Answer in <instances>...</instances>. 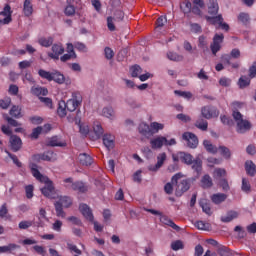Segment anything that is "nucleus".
I'll return each instance as SVG.
<instances>
[{
	"label": "nucleus",
	"instance_id": "obj_32",
	"mask_svg": "<svg viewBox=\"0 0 256 256\" xmlns=\"http://www.w3.org/2000/svg\"><path fill=\"white\" fill-rule=\"evenodd\" d=\"M192 169L196 171L198 175H201V171L203 169V161H201L200 158L192 160Z\"/></svg>",
	"mask_w": 256,
	"mask_h": 256
},
{
	"label": "nucleus",
	"instance_id": "obj_26",
	"mask_svg": "<svg viewBox=\"0 0 256 256\" xmlns=\"http://www.w3.org/2000/svg\"><path fill=\"white\" fill-rule=\"evenodd\" d=\"M203 146H204V149H206V151L208 153H211L212 155H216V153L219 151V148H217V146L213 145V143H211V141H209V140H204Z\"/></svg>",
	"mask_w": 256,
	"mask_h": 256
},
{
	"label": "nucleus",
	"instance_id": "obj_31",
	"mask_svg": "<svg viewBox=\"0 0 256 256\" xmlns=\"http://www.w3.org/2000/svg\"><path fill=\"white\" fill-rule=\"evenodd\" d=\"M57 113L59 117H67V105L64 100L59 101Z\"/></svg>",
	"mask_w": 256,
	"mask_h": 256
},
{
	"label": "nucleus",
	"instance_id": "obj_16",
	"mask_svg": "<svg viewBox=\"0 0 256 256\" xmlns=\"http://www.w3.org/2000/svg\"><path fill=\"white\" fill-rule=\"evenodd\" d=\"M79 211L82 213L85 219L91 222L94 221L93 212L91 211V208L87 204H80Z\"/></svg>",
	"mask_w": 256,
	"mask_h": 256
},
{
	"label": "nucleus",
	"instance_id": "obj_10",
	"mask_svg": "<svg viewBox=\"0 0 256 256\" xmlns=\"http://www.w3.org/2000/svg\"><path fill=\"white\" fill-rule=\"evenodd\" d=\"M206 21L208 23H211V25H219L224 31H229V24L223 23V16H206Z\"/></svg>",
	"mask_w": 256,
	"mask_h": 256
},
{
	"label": "nucleus",
	"instance_id": "obj_35",
	"mask_svg": "<svg viewBox=\"0 0 256 256\" xmlns=\"http://www.w3.org/2000/svg\"><path fill=\"white\" fill-rule=\"evenodd\" d=\"M167 23V16H160L156 21V33H161V28Z\"/></svg>",
	"mask_w": 256,
	"mask_h": 256
},
{
	"label": "nucleus",
	"instance_id": "obj_43",
	"mask_svg": "<svg viewBox=\"0 0 256 256\" xmlns=\"http://www.w3.org/2000/svg\"><path fill=\"white\" fill-rule=\"evenodd\" d=\"M50 147H65V143L59 141V137L54 136L48 141Z\"/></svg>",
	"mask_w": 256,
	"mask_h": 256
},
{
	"label": "nucleus",
	"instance_id": "obj_37",
	"mask_svg": "<svg viewBox=\"0 0 256 256\" xmlns=\"http://www.w3.org/2000/svg\"><path fill=\"white\" fill-rule=\"evenodd\" d=\"M52 81L58 83L59 85H63L65 83V76L59 72H52Z\"/></svg>",
	"mask_w": 256,
	"mask_h": 256
},
{
	"label": "nucleus",
	"instance_id": "obj_8",
	"mask_svg": "<svg viewBox=\"0 0 256 256\" xmlns=\"http://www.w3.org/2000/svg\"><path fill=\"white\" fill-rule=\"evenodd\" d=\"M224 39H225V36H223V34L214 35L213 42L210 45V49L213 55H217V53L221 51V43H223Z\"/></svg>",
	"mask_w": 256,
	"mask_h": 256
},
{
	"label": "nucleus",
	"instance_id": "obj_23",
	"mask_svg": "<svg viewBox=\"0 0 256 256\" xmlns=\"http://www.w3.org/2000/svg\"><path fill=\"white\" fill-rule=\"evenodd\" d=\"M31 93L32 95H35L36 97H45V95H47L49 93V90H47V88L45 87H41V86H33L31 88Z\"/></svg>",
	"mask_w": 256,
	"mask_h": 256
},
{
	"label": "nucleus",
	"instance_id": "obj_45",
	"mask_svg": "<svg viewBox=\"0 0 256 256\" xmlns=\"http://www.w3.org/2000/svg\"><path fill=\"white\" fill-rule=\"evenodd\" d=\"M39 45H41V47H51V45H53V38L48 37V38H40L38 40Z\"/></svg>",
	"mask_w": 256,
	"mask_h": 256
},
{
	"label": "nucleus",
	"instance_id": "obj_20",
	"mask_svg": "<svg viewBox=\"0 0 256 256\" xmlns=\"http://www.w3.org/2000/svg\"><path fill=\"white\" fill-rule=\"evenodd\" d=\"M21 145H23L21 138H19L17 135L10 136V147L12 151L16 153V151H19V149H21Z\"/></svg>",
	"mask_w": 256,
	"mask_h": 256
},
{
	"label": "nucleus",
	"instance_id": "obj_2",
	"mask_svg": "<svg viewBox=\"0 0 256 256\" xmlns=\"http://www.w3.org/2000/svg\"><path fill=\"white\" fill-rule=\"evenodd\" d=\"M172 183L176 185V197H181L186 191H189L191 185L189 180L183 179V174L178 173L172 177Z\"/></svg>",
	"mask_w": 256,
	"mask_h": 256
},
{
	"label": "nucleus",
	"instance_id": "obj_63",
	"mask_svg": "<svg viewBox=\"0 0 256 256\" xmlns=\"http://www.w3.org/2000/svg\"><path fill=\"white\" fill-rule=\"evenodd\" d=\"M33 190V185H28L25 187L27 199H33Z\"/></svg>",
	"mask_w": 256,
	"mask_h": 256
},
{
	"label": "nucleus",
	"instance_id": "obj_13",
	"mask_svg": "<svg viewBox=\"0 0 256 256\" xmlns=\"http://www.w3.org/2000/svg\"><path fill=\"white\" fill-rule=\"evenodd\" d=\"M13 14V11H11V6L9 4H6L3 11L0 12V15L4 17V19L0 20L2 22V25H9L13 19L11 18V15Z\"/></svg>",
	"mask_w": 256,
	"mask_h": 256
},
{
	"label": "nucleus",
	"instance_id": "obj_59",
	"mask_svg": "<svg viewBox=\"0 0 256 256\" xmlns=\"http://www.w3.org/2000/svg\"><path fill=\"white\" fill-rule=\"evenodd\" d=\"M61 227H63V222L61 220H56L52 224L53 231H56L57 233H61Z\"/></svg>",
	"mask_w": 256,
	"mask_h": 256
},
{
	"label": "nucleus",
	"instance_id": "obj_33",
	"mask_svg": "<svg viewBox=\"0 0 256 256\" xmlns=\"http://www.w3.org/2000/svg\"><path fill=\"white\" fill-rule=\"evenodd\" d=\"M165 129V124L159 123V122H152L150 123V131L152 135H155V133L159 131H163Z\"/></svg>",
	"mask_w": 256,
	"mask_h": 256
},
{
	"label": "nucleus",
	"instance_id": "obj_57",
	"mask_svg": "<svg viewBox=\"0 0 256 256\" xmlns=\"http://www.w3.org/2000/svg\"><path fill=\"white\" fill-rule=\"evenodd\" d=\"M175 95H178L179 97H183L184 99H191L193 97V94L191 92H185V91H174Z\"/></svg>",
	"mask_w": 256,
	"mask_h": 256
},
{
	"label": "nucleus",
	"instance_id": "obj_25",
	"mask_svg": "<svg viewBox=\"0 0 256 256\" xmlns=\"http://www.w3.org/2000/svg\"><path fill=\"white\" fill-rule=\"evenodd\" d=\"M245 169H246L247 175H250V177H255L256 166H255V163H253V161L247 160L245 162Z\"/></svg>",
	"mask_w": 256,
	"mask_h": 256
},
{
	"label": "nucleus",
	"instance_id": "obj_1",
	"mask_svg": "<svg viewBox=\"0 0 256 256\" xmlns=\"http://www.w3.org/2000/svg\"><path fill=\"white\" fill-rule=\"evenodd\" d=\"M30 169L33 177L40 181V183H44V187L41 188V193L44 197H48L49 199H55V187L53 186V182L49 179V177L44 176L39 172L37 164H30Z\"/></svg>",
	"mask_w": 256,
	"mask_h": 256
},
{
	"label": "nucleus",
	"instance_id": "obj_34",
	"mask_svg": "<svg viewBox=\"0 0 256 256\" xmlns=\"http://www.w3.org/2000/svg\"><path fill=\"white\" fill-rule=\"evenodd\" d=\"M212 201L215 203V205H219L220 203H223L227 199V195L224 193H217L213 194L211 196Z\"/></svg>",
	"mask_w": 256,
	"mask_h": 256
},
{
	"label": "nucleus",
	"instance_id": "obj_64",
	"mask_svg": "<svg viewBox=\"0 0 256 256\" xmlns=\"http://www.w3.org/2000/svg\"><path fill=\"white\" fill-rule=\"evenodd\" d=\"M249 77H251V79L256 77V61L252 64V66L249 69Z\"/></svg>",
	"mask_w": 256,
	"mask_h": 256
},
{
	"label": "nucleus",
	"instance_id": "obj_19",
	"mask_svg": "<svg viewBox=\"0 0 256 256\" xmlns=\"http://www.w3.org/2000/svg\"><path fill=\"white\" fill-rule=\"evenodd\" d=\"M93 133H94V139H101L103 137V134L105 133V129H103V125H101V122L95 121L93 123Z\"/></svg>",
	"mask_w": 256,
	"mask_h": 256
},
{
	"label": "nucleus",
	"instance_id": "obj_39",
	"mask_svg": "<svg viewBox=\"0 0 256 256\" xmlns=\"http://www.w3.org/2000/svg\"><path fill=\"white\" fill-rule=\"evenodd\" d=\"M200 207L202 208V211L206 213V215H211V205L206 199L200 200Z\"/></svg>",
	"mask_w": 256,
	"mask_h": 256
},
{
	"label": "nucleus",
	"instance_id": "obj_29",
	"mask_svg": "<svg viewBox=\"0 0 256 256\" xmlns=\"http://www.w3.org/2000/svg\"><path fill=\"white\" fill-rule=\"evenodd\" d=\"M139 133L141 135H144V137H151L152 132H151V125L142 123L139 125Z\"/></svg>",
	"mask_w": 256,
	"mask_h": 256
},
{
	"label": "nucleus",
	"instance_id": "obj_7",
	"mask_svg": "<svg viewBox=\"0 0 256 256\" xmlns=\"http://www.w3.org/2000/svg\"><path fill=\"white\" fill-rule=\"evenodd\" d=\"M82 101L83 100L81 99V96L79 94H73L72 98H70L66 102L67 111H70L71 113H73V111H76L77 107H79V105H81Z\"/></svg>",
	"mask_w": 256,
	"mask_h": 256
},
{
	"label": "nucleus",
	"instance_id": "obj_41",
	"mask_svg": "<svg viewBox=\"0 0 256 256\" xmlns=\"http://www.w3.org/2000/svg\"><path fill=\"white\" fill-rule=\"evenodd\" d=\"M167 59H169V61H183V55L177 54L176 52L173 51H169L167 53Z\"/></svg>",
	"mask_w": 256,
	"mask_h": 256
},
{
	"label": "nucleus",
	"instance_id": "obj_42",
	"mask_svg": "<svg viewBox=\"0 0 256 256\" xmlns=\"http://www.w3.org/2000/svg\"><path fill=\"white\" fill-rule=\"evenodd\" d=\"M195 227H197L200 231H210L211 230V224L203 221H197L195 222Z\"/></svg>",
	"mask_w": 256,
	"mask_h": 256
},
{
	"label": "nucleus",
	"instance_id": "obj_61",
	"mask_svg": "<svg viewBox=\"0 0 256 256\" xmlns=\"http://www.w3.org/2000/svg\"><path fill=\"white\" fill-rule=\"evenodd\" d=\"M33 226V221H21L18 225L19 229H29V227Z\"/></svg>",
	"mask_w": 256,
	"mask_h": 256
},
{
	"label": "nucleus",
	"instance_id": "obj_53",
	"mask_svg": "<svg viewBox=\"0 0 256 256\" xmlns=\"http://www.w3.org/2000/svg\"><path fill=\"white\" fill-rule=\"evenodd\" d=\"M241 189L242 191H244V193H249V191H251V184L249 183V180H247V178L242 179Z\"/></svg>",
	"mask_w": 256,
	"mask_h": 256
},
{
	"label": "nucleus",
	"instance_id": "obj_56",
	"mask_svg": "<svg viewBox=\"0 0 256 256\" xmlns=\"http://www.w3.org/2000/svg\"><path fill=\"white\" fill-rule=\"evenodd\" d=\"M207 45H208L207 37L200 36L198 38V47H200V49H207Z\"/></svg>",
	"mask_w": 256,
	"mask_h": 256
},
{
	"label": "nucleus",
	"instance_id": "obj_36",
	"mask_svg": "<svg viewBox=\"0 0 256 256\" xmlns=\"http://www.w3.org/2000/svg\"><path fill=\"white\" fill-rule=\"evenodd\" d=\"M10 115L15 119H21V117H23V114H21V106H12L10 109Z\"/></svg>",
	"mask_w": 256,
	"mask_h": 256
},
{
	"label": "nucleus",
	"instance_id": "obj_54",
	"mask_svg": "<svg viewBox=\"0 0 256 256\" xmlns=\"http://www.w3.org/2000/svg\"><path fill=\"white\" fill-rule=\"evenodd\" d=\"M219 85L221 87H231V79L223 76L219 79Z\"/></svg>",
	"mask_w": 256,
	"mask_h": 256
},
{
	"label": "nucleus",
	"instance_id": "obj_62",
	"mask_svg": "<svg viewBox=\"0 0 256 256\" xmlns=\"http://www.w3.org/2000/svg\"><path fill=\"white\" fill-rule=\"evenodd\" d=\"M9 105H11V98H4L0 100L1 109H8Z\"/></svg>",
	"mask_w": 256,
	"mask_h": 256
},
{
	"label": "nucleus",
	"instance_id": "obj_49",
	"mask_svg": "<svg viewBox=\"0 0 256 256\" xmlns=\"http://www.w3.org/2000/svg\"><path fill=\"white\" fill-rule=\"evenodd\" d=\"M250 83H251V79H249V77H247V76L240 77V79L238 81V85H239L240 89H245V87H248V85Z\"/></svg>",
	"mask_w": 256,
	"mask_h": 256
},
{
	"label": "nucleus",
	"instance_id": "obj_12",
	"mask_svg": "<svg viewBox=\"0 0 256 256\" xmlns=\"http://www.w3.org/2000/svg\"><path fill=\"white\" fill-rule=\"evenodd\" d=\"M201 115L204 119H213V117H219V111L213 106H204L201 109Z\"/></svg>",
	"mask_w": 256,
	"mask_h": 256
},
{
	"label": "nucleus",
	"instance_id": "obj_27",
	"mask_svg": "<svg viewBox=\"0 0 256 256\" xmlns=\"http://www.w3.org/2000/svg\"><path fill=\"white\" fill-rule=\"evenodd\" d=\"M71 189H73V191H78V193H85L87 192L88 187L83 182H74L71 184Z\"/></svg>",
	"mask_w": 256,
	"mask_h": 256
},
{
	"label": "nucleus",
	"instance_id": "obj_46",
	"mask_svg": "<svg viewBox=\"0 0 256 256\" xmlns=\"http://www.w3.org/2000/svg\"><path fill=\"white\" fill-rule=\"evenodd\" d=\"M238 21L242 23V25H247L249 21H251V18L248 13L242 12L238 15Z\"/></svg>",
	"mask_w": 256,
	"mask_h": 256
},
{
	"label": "nucleus",
	"instance_id": "obj_44",
	"mask_svg": "<svg viewBox=\"0 0 256 256\" xmlns=\"http://www.w3.org/2000/svg\"><path fill=\"white\" fill-rule=\"evenodd\" d=\"M38 75L42 78V79H46L47 81H53L52 75L53 72H49L43 69H40L38 71Z\"/></svg>",
	"mask_w": 256,
	"mask_h": 256
},
{
	"label": "nucleus",
	"instance_id": "obj_38",
	"mask_svg": "<svg viewBox=\"0 0 256 256\" xmlns=\"http://www.w3.org/2000/svg\"><path fill=\"white\" fill-rule=\"evenodd\" d=\"M195 127H197V129H200L201 131H207L209 124L207 123V120L199 118L195 123Z\"/></svg>",
	"mask_w": 256,
	"mask_h": 256
},
{
	"label": "nucleus",
	"instance_id": "obj_50",
	"mask_svg": "<svg viewBox=\"0 0 256 256\" xmlns=\"http://www.w3.org/2000/svg\"><path fill=\"white\" fill-rule=\"evenodd\" d=\"M141 73H143V70L141 69V67L139 65H135L130 68L131 77H139V75H141Z\"/></svg>",
	"mask_w": 256,
	"mask_h": 256
},
{
	"label": "nucleus",
	"instance_id": "obj_3",
	"mask_svg": "<svg viewBox=\"0 0 256 256\" xmlns=\"http://www.w3.org/2000/svg\"><path fill=\"white\" fill-rule=\"evenodd\" d=\"M232 116L237 125L236 126L237 133H241V134L247 133V131L251 129V122L243 119V115L241 114V112L234 110Z\"/></svg>",
	"mask_w": 256,
	"mask_h": 256
},
{
	"label": "nucleus",
	"instance_id": "obj_48",
	"mask_svg": "<svg viewBox=\"0 0 256 256\" xmlns=\"http://www.w3.org/2000/svg\"><path fill=\"white\" fill-rule=\"evenodd\" d=\"M78 126H79V131H80V133H81L84 137H87V135H89V125H87V124H85V123H81V120H79Z\"/></svg>",
	"mask_w": 256,
	"mask_h": 256
},
{
	"label": "nucleus",
	"instance_id": "obj_11",
	"mask_svg": "<svg viewBox=\"0 0 256 256\" xmlns=\"http://www.w3.org/2000/svg\"><path fill=\"white\" fill-rule=\"evenodd\" d=\"M167 161V154L165 152H162L158 154L157 156V163L155 165H149L148 171L157 172L163 167V164Z\"/></svg>",
	"mask_w": 256,
	"mask_h": 256
},
{
	"label": "nucleus",
	"instance_id": "obj_22",
	"mask_svg": "<svg viewBox=\"0 0 256 256\" xmlns=\"http://www.w3.org/2000/svg\"><path fill=\"white\" fill-rule=\"evenodd\" d=\"M237 217H239V212L231 210L221 216V221L222 223H231V221H233V219H237Z\"/></svg>",
	"mask_w": 256,
	"mask_h": 256
},
{
	"label": "nucleus",
	"instance_id": "obj_40",
	"mask_svg": "<svg viewBox=\"0 0 256 256\" xmlns=\"http://www.w3.org/2000/svg\"><path fill=\"white\" fill-rule=\"evenodd\" d=\"M208 12L210 15H217V13H219V4H217L215 0L210 2L208 6Z\"/></svg>",
	"mask_w": 256,
	"mask_h": 256
},
{
	"label": "nucleus",
	"instance_id": "obj_6",
	"mask_svg": "<svg viewBox=\"0 0 256 256\" xmlns=\"http://www.w3.org/2000/svg\"><path fill=\"white\" fill-rule=\"evenodd\" d=\"M172 159L175 163L182 161L185 165H193V156L187 152L172 154Z\"/></svg>",
	"mask_w": 256,
	"mask_h": 256
},
{
	"label": "nucleus",
	"instance_id": "obj_28",
	"mask_svg": "<svg viewBox=\"0 0 256 256\" xmlns=\"http://www.w3.org/2000/svg\"><path fill=\"white\" fill-rule=\"evenodd\" d=\"M23 13L25 17H31V15H33V4L31 3V0L24 1Z\"/></svg>",
	"mask_w": 256,
	"mask_h": 256
},
{
	"label": "nucleus",
	"instance_id": "obj_5",
	"mask_svg": "<svg viewBox=\"0 0 256 256\" xmlns=\"http://www.w3.org/2000/svg\"><path fill=\"white\" fill-rule=\"evenodd\" d=\"M65 53V48L63 47V44L56 43L53 44L51 47V51L47 53L48 57L50 59H53L54 61H59V57Z\"/></svg>",
	"mask_w": 256,
	"mask_h": 256
},
{
	"label": "nucleus",
	"instance_id": "obj_47",
	"mask_svg": "<svg viewBox=\"0 0 256 256\" xmlns=\"http://www.w3.org/2000/svg\"><path fill=\"white\" fill-rule=\"evenodd\" d=\"M180 9L187 15V13H191L192 5L189 0H185L180 4Z\"/></svg>",
	"mask_w": 256,
	"mask_h": 256
},
{
	"label": "nucleus",
	"instance_id": "obj_9",
	"mask_svg": "<svg viewBox=\"0 0 256 256\" xmlns=\"http://www.w3.org/2000/svg\"><path fill=\"white\" fill-rule=\"evenodd\" d=\"M182 139L186 141L187 146L190 147V149L197 148V145H199V140L197 139V136L191 132H185L182 135Z\"/></svg>",
	"mask_w": 256,
	"mask_h": 256
},
{
	"label": "nucleus",
	"instance_id": "obj_24",
	"mask_svg": "<svg viewBox=\"0 0 256 256\" xmlns=\"http://www.w3.org/2000/svg\"><path fill=\"white\" fill-rule=\"evenodd\" d=\"M78 161L81 165H85L86 167L93 164V158L87 153L80 154Z\"/></svg>",
	"mask_w": 256,
	"mask_h": 256
},
{
	"label": "nucleus",
	"instance_id": "obj_51",
	"mask_svg": "<svg viewBox=\"0 0 256 256\" xmlns=\"http://www.w3.org/2000/svg\"><path fill=\"white\" fill-rule=\"evenodd\" d=\"M220 155L224 157V159H231V150L225 146L219 147Z\"/></svg>",
	"mask_w": 256,
	"mask_h": 256
},
{
	"label": "nucleus",
	"instance_id": "obj_4",
	"mask_svg": "<svg viewBox=\"0 0 256 256\" xmlns=\"http://www.w3.org/2000/svg\"><path fill=\"white\" fill-rule=\"evenodd\" d=\"M70 205H73V200L71 197L60 196L54 204L57 217L65 219V211H63V207L67 209Z\"/></svg>",
	"mask_w": 256,
	"mask_h": 256
},
{
	"label": "nucleus",
	"instance_id": "obj_17",
	"mask_svg": "<svg viewBox=\"0 0 256 256\" xmlns=\"http://www.w3.org/2000/svg\"><path fill=\"white\" fill-rule=\"evenodd\" d=\"M103 145L111 151L115 147V135L113 134H104L103 136Z\"/></svg>",
	"mask_w": 256,
	"mask_h": 256
},
{
	"label": "nucleus",
	"instance_id": "obj_15",
	"mask_svg": "<svg viewBox=\"0 0 256 256\" xmlns=\"http://www.w3.org/2000/svg\"><path fill=\"white\" fill-rule=\"evenodd\" d=\"M36 161H57V154L53 151H48L43 154H38L34 156Z\"/></svg>",
	"mask_w": 256,
	"mask_h": 256
},
{
	"label": "nucleus",
	"instance_id": "obj_52",
	"mask_svg": "<svg viewBox=\"0 0 256 256\" xmlns=\"http://www.w3.org/2000/svg\"><path fill=\"white\" fill-rule=\"evenodd\" d=\"M227 175V171L223 168H218L214 170V179H219L221 177H225Z\"/></svg>",
	"mask_w": 256,
	"mask_h": 256
},
{
	"label": "nucleus",
	"instance_id": "obj_21",
	"mask_svg": "<svg viewBox=\"0 0 256 256\" xmlns=\"http://www.w3.org/2000/svg\"><path fill=\"white\" fill-rule=\"evenodd\" d=\"M160 222H162L163 225L173 228L174 231H181V227L175 224V222H173V220H171L169 217L163 215V213L160 215Z\"/></svg>",
	"mask_w": 256,
	"mask_h": 256
},
{
	"label": "nucleus",
	"instance_id": "obj_58",
	"mask_svg": "<svg viewBox=\"0 0 256 256\" xmlns=\"http://www.w3.org/2000/svg\"><path fill=\"white\" fill-rule=\"evenodd\" d=\"M64 13L65 15H67V17H73V15H75V6L67 5L64 10Z\"/></svg>",
	"mask_w": 256,
	"mask_h": 256
},
{
	"label": "nucleus",
	"instance_id": "obj_55",
	"mask_svg": "<svg viewBox=\"0 0 256 256\" xmlns=\"http://www.w3.org/2000/svg\"><path fill=\"white\" fill-rule=\"evenodd\" d=\"M104 55L105 58L110 61V59H113V57H115V52L113 51V49H111L110 47H105L104 49Z\"/></svg>",
	"mask_w": 256,
	"mask_h": 256
},
{
	"label": "nucleus",
	"instance_id": "obj_18",
	"mask_svg": "<svg viewBox=\"0 0 256 256\" xmlns=\"http://www.w3.org/2000/svg\"><path fill=\"white\" fill-rule=\"evenodd\" d=\"M165 145V136H156L150 139L151 149H161Z\"/></svg>",
	"mask_w": 256,
	"mask_h": 256
},
{
	"label": "nucleus",
	"instance_id": "obj_30",
	"mask_svg": "<svg viewBox=\"0 0 256 256\" xmlns=\"http://www.w3.org/2000/svg\"><path fill=\"white\" fill-rule=\"evenodd\" d=\"M201 187H203V189H209L210 187H213V179L211 176H209V174H206L202 177Z\"/></svg>",
	"mask_w": 256,
	"mask_h": 256
},
{
	"label": "nucleus",
	"instance_id": "obj_60",
	"mask_svg": "<svg viewBox=\"0 0 256 256\" xmlns=\"http://www.w3.org/2000/svg\"><path fill=\"white\" fill-rule=\"evenodd\" d=\"M171 249H173V251H179V249H183V242L181 240L172 242Z\"/></svg>",
	"mask_w": 256,
	"mask_h": 256
},
{
	"label": "nucleus",
	"instance_id": "obj_14",
	"mask_svg": "<svg viewBox=\"0 0 256 256\" xmlns=\"http://www.w3.org/2000/svg\"><path fill=\"white\" fill-rule=\"evenodd\" d=\"M100 115L109 121H115V119H117V114L115 113V109H113L112 106H105L102 108Z\"/></svg>",
	"mask_w": 256,
	"mask_h": 256
}]
</instances>
